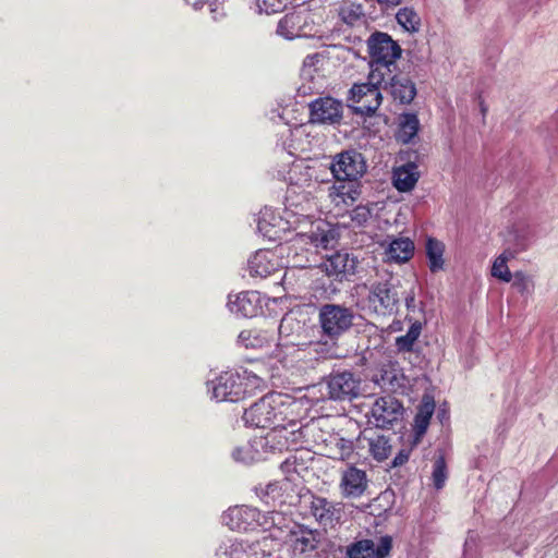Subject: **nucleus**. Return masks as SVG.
Returning <instances> with one entry per match:
<instances>
[{"label": "nucleus", "mask_w": 558, "mask_h": 558, "mask_svg": "<svg viewBox=\"0 0 558 558\" xmlns=\"http://www.w3.org/2000/svg\"><path fill=\"white\" fill-rule=\"evenodd\" d=\"M300 402L293 397L281 393L270 392L253 403L243 413V421L246 425L266 428V427H299L302 425L296 418V410Z\"/></svg>", "instance_id": "f257e3e1"}, {"label": "nucleus", "mask_w": 558, "mask_h": 558, "mask_svg": "<svg viewBox=\"0 0 558 558\" xmlns=\"http://www.w3.org/2000/svg\"><path fill=\"white\" fill-rule=\"evenodd\" d=\"M302 425L299 427H272L265 436L255 437L250 442L233 449L232 458L236 462L251 464L265 460L268 453L282 452L291 445H296L303 437Z\"/></svg>", "instance_id": "f03ea898"}, {"label": "nucleus", "mask_w": 558, "mask_h": 558, "mask_svg": "<svg viewBox=\"0 0 558 558\" xmlns=\"http://www.w3.org/2000/svg\"><path fill=\"white\" fill-rule=\"evenodd\" d=\"M287 517L279 511L262 513L257 508L250 506H235L222 514V523L232 531L248 532L262 529L282 530L287 527Z\"/></svg>", "instance_id": "7ed1b4c3"}, {"label": "nucleus", "mask_w": 558, "mask_h": 558, "mask_svg": "<svg viewBox=\"0 0 558 558\" xmlns=\"http://www.w3.org/2000/svg\"><path fill=\"white\" fill-rule=\"evenodd\" d=\"M367 49L371 58V72L384 74V78L396 70V61L401 56V47L390 35L375 32L367 39Z\"/></svg>", "instance_id": "20e7f679"}, {"label": "nucleus", "mask_w": 558, "mask_h": 558, "mask_svg": "<svg viewBox=\"0 0 558 558\" xmlns=\"http://www.w3.org/2000/svg\"><path fill=\"white\" fill-rule=\"evenodd\" d=\"M385 80L384 74L369 73L366 83L350 88L348 101L356 114L372 117L376 112L383 101L380 87Z\"/></svg>", "instance_id": "39448f33"}, {"label": "nucleus", "mask_w": 558, "mask_h": 558, "mask_svg": "<svg viewBox=\"0 0 558 558\" xmlns=\"http://www.w3.org/2000/svg\"><path fill=\"white\" fill-rule=\"evenodd\" d=\"M318 318L323 336L335 341L351 329L355 313L351 307L329 303L319 307Z\"/></svg>", "instance_id": "423d86ee"}, {"label": "nucleus", "mask_w": 558, "mask_h": 558, "mask_svg": "<svg viewBox=\"0 0 558 558\" xmlns=\"http://www.w3.org/2000/svg\"><path fill=\"white\" fill-rule=\"evenodd\" d=\"M274 539L263 537L253 543L227 539L216 550V558H278Z\"/></svg>", "instance_id": "0eeeda50"}, {"label": "nucleus", "mask_w": 558, "mask_h": 558, "mask_svg": "<svg viewBox=\"0 0 558 558\" xmlns=\"http://www.w3.org/2000/svg\"><path fill=\"white\" fill-rule=\"evenodd\" d=\"M330 170L337 181L357 182L366 172L364 156L356 149H347L333 156Z\"/></svg>", "instance_id": "6e6552de"}, {"label": "nucleus", "mask_w": 558, "mask_h": 558, "mask_svg": "<svg viewBox=\"0 0 558 558\" xmlns=\"http://www.w3.org/2000/svg\"><path fill=\"white\" fill-rule=\"evenodd\" d=\"M398 289L399 280L393 277L373 283L367 296L369 305L381 315L395 313L400 300Z\"/></svg>", "instance_id": "1a4fd4ad"}, {"label": "nucleus", "mask_w": 558, "mask_h": 558, "mask_svg": "<svg viewBox=\"0 0 558 558\" xmlns=\"http://www.w3.org/2000/svg\"><path fill=\"white\" fill-rule=\"evenodd\" d=\"M211 398L218 402H238L245 398L247 384L238 373L226 372L210 384Z\"/></svg>", "instance_id": "9d476101"}, {"label": "nucleus", "mask_w": 558, "mask_h": 558, "mask_svg": "<svg viewBox=\"0 0 558 558\" xmlns=\"http://www.w3.org/2000/svg\"><path fill=\"white\" fill-rule=\"evenodd\" d=\"M308 510L323 529H333L340 524L344 510L341 502H336L326 497L311 495L308 497Z\"/></svg>", "instance_id": "9b49d317"}, {"label": "nucleus", "mask_w": 558, "mask_h": 558, "mask_svg": "<svg viewBox=\"0 0 558 558\" xmlns=\"http://www.w3.org/2000/svg\"><path fill=\"white\" fill-rule=\"evenodd\" d=\"M392 548V538L381 536L378 543L371 538H355L345 546L347 558H386Z\"/></svg>", "instance_id": "f8f14e48"}, {"label": "nucleus", "mask_w": 558, "mask_h": 558, "mask_svg": "<svg viewBox=\"0 0 558 558\" xmlns=\"http://www.w3.org/2000/svg\"><path fill=\"white\" fill-rule=\"evenodd\" d=\"M287 527L279 530L288 532L290 535L291 547L294 555H311L316 550L319 539V533L316 530L308 529L305 525L295 524L287 517Z\"/></svg>", "instance_id": "ddd939ff"}, {"label": "nucleus", "mask_w": 558, "mask_h": 558, "mask_svg": "<svg viewBox=\"0 0 558 558\" xmlns=\"http://www.w3.org/2000/svg\"><path fill=\"white\" fill-rule=\"evenodd\" d=\"M359 259L352 253L339 251L331 255H326L320 268L327 276L335 280L342 281L356 272Z\"/></svg>", "instance_id": "4468645a"}, {"label": "nucleus", "mask_w": 558, "mask_h": 558, "mask_svg": "<svg viewBox=\"0 0 558 558\" xmlns=\"http://www.w3.org/2000/svg\"><path fill=\"white\" fill-rule=\"evenodd\" d=\"M343 105L332 97H319L310 104V121L317 124H338Z\"/></svg>", "instance_id": "2eb2a0df"}, {"label": "nucleus", "mask_w": 558, "mask_h": 558, "mask_svg": "<svg viewBox=\"0 0 558 558\" xmlns=\"http://www.w3.org/2000/svg\"><path fill=\"white\" fill-rule=\"evenodd\" d=\"M360 379L349 371L332 374L326 380V390L329 399L345 400L359 395Z\"/></svg>", "instance_id": "dca6fc26"}, {"label": "nucleus", "mask_w": 558, "mask_h": 558, "mask_svg": "<svg viewBox=\"0 0 558 558\" xmlns=\"http://www.w3.org/2000/svg\"><path fill=\"white\" fill-rule=\"evenodd\" d=\"M355 447L357 449H367L368 453L377 462L386 460L392 449L390 438L374 428L364 429L356 438Z\"/></svg>", "instance_id": "f3484780"}, {"label": "nucleus", "mask_w": 558, "mask_h": 558, "mask_svg": "<svg viewBox=\"0 0 558 558\" xmlns=\"http://www.w3.org/2000/svg\"><path fill=\"white\" fill-rule=\"evenodd\" d=\"M402 404L393 397H380L375 400L371 409V415L377 428H387L399 420L402 413Z\"/></svg>", "instance_id": "a211bd4d"}, {"label": "nucleus", "mask_w": 558, "mask_h": 558, "mask_svg": "<svg viewBox=\"0 0 558 558\" xmlns=\"http://www.w3.org/2000/svg\"><path fill=\"white\" fill-rule=\"evenodd\" d=\"M381 87L389 93L393 101L400 105H409L416 96V86L409 77L395 73L391 70L390 75L386 76Z\"/></svg>", "instance_id": "6ab92c4d"}, {"label": "nucleus", "mask_w": 558, "mask_h": 558, "mask_svg": "<svg viewBox=\"0 0 558 558\" xmlns=\"http://www.w3.org/2000/svg\"><path fill=\"white\" fill-rule=\"evenodd\" d=\"M228 307L236 316L255 317L262 311L260 294L257 291H245L230 295Z\"/></svg>", "instance_id": "aec40b11"}, {"label": "nucleus", "mask_w": 558, "mask_h": 558, "mask_svg": "<svg viewBox=\"0 0 558 558\" xmlns=\"http://www.w3.org/2000/svg\"><path fill=\"white\" fill-rule=\"evenodd\" d=\"M340 488L344 497H361L367 488V476L365 471L353 465L349 466L342 473Z\"/></svg>", "instance_id": "412c9836"}, {"label": "nucleus", "mask_w": 558, "mask_h": 558, "mask_svg": "<svg viewBox=\"0 0 558 558\" xmlns=\"http://www.w3.org/2000/svg\"><path fill=\"white\" fill-rule=\"evenodd\" d=\"M278 266L275 253L267 250L257 251L248 259V271L252 277L266 278L276 271H280Z\"/></svg>", "instance_id": "4be33fe9"}, {"label": "nucleus", "mask_w": 558, "mask_h": 558, "mask_svg": "<svg viewBox=\"0 0 558 558\" xmlns=\"http://www.w3.org/2000/svg\"><path fill=\"white\" fill-rule=\"evenodd\" d=\"M304 243L311 244L317 252L319 250H329L337 242L335 231L325 222H319L308 233L301 234Z\"/></svg>", "instance_id": "5701e85b"}, {"label": "nucleus", "mask_w": 558, "mask_h": 558, "mask_svg": "<svg viewBox=\"0 0 558 558\" xmlns=\"http://www.w3.org/2000/svg\"><path fill=\"white\" fill-rule=\"evenodd\" d=\"M414 243L409 238H397L393 239L385 254L389 262H395L398 264L408 262L414 254Z\"/></svg>", "instance_id": "b1692460"}, {"label": "nucleus", "mask_w": 558, "mask_h": 558, "mask_svg": "<svg viewBox=\"0 0 558 558\" xmlns=\"http://www.w3.org/2000/svg\"><path fill=\"white\" fill-rule=\"evenodd\" d=\"M420 130V121L414 112L401 113L398 118V131L396 138L402 144H409Z\"/></svg>", "instance_id": "393cba45"}, {"label": "nucleus", "mask_w": 558, "mask_h": 558, "mask_svg": "<svg viewBox=\"0 0 558 558\" xmlns=\"http://www.w3.org/2000/svg\"><path fill=\"white\" fill-rule=\"evenodd\" d=\"M415 163L409 162L393 171V185L399 192H409L413 190L417 180L418 172Z\"/></svg>", "instance_id": "a878e982"}, {"label": "nucleus", "mask_w": 558, "mask_h": 558, "mask_svg": "<svg viewBox=\"0 0 558 558\" xmlns=\"http://www.w3.org/2000/svg\"><path fill=\"white\" fill-rule=\"evenodd\" d=\"M274 338L266 330L250 329L243 330L238 337L239 343L246 349H264L270 347Z\"/></svg>", "instance_id": "bb28decb"}, {"label": "nucleus", "mask_w": 558, "mask_h": 558, "mask_svg": "<svg viewBox=\"0 0 558 558\" xmlns=\"http://www.w3.org/2000/svg\"><path fill=\"white\" fill-rule=\"evenodd\" d=\"M410 327L405 335L399 336L395 340L396 350L399 353H411L414 351V345L421 336L423 325L420 319L410 323Z\"/></svg>", "instance_id": "cd10ccee"}, {"label": "nucleus", "mask_w": 558, "mask_h": 558, "mask_svg": "<svg viewBox=\"0 0 558 558\" xmlns=\"http://www.w3.org/2000/svg\"><path fill=\"white\" fill-rule=\"evenodd\" d=\"M339 16L349 26H364L366 16L363 7L354 2H344L339 9Z\"/></svg>", "instance_id": "c85d7f7f"}, {"label": "nucleus", "mask_w": 558, "mask_h": 558, "mask_svg": "<svg viewBox=\"0 0 558 558\" xmlns=\"http://www.w3.org/2000/svg\"><path fill=\"white\" fill-rule=\"evenodd\" d=\"M445 245L442 242L428 238L426 241V256L428 258V267L432 272H437L444 268Z\"/></svg>", "instance_id": "c756f323"}, {"label": "nucleus", "mask_w": 558, "mask_h": 558, "mask_svg": "<svg viewBox=\"0 0 558 558\" xmlns=\"http://www.w3.org/2000/svg\"><path fill=\"white\" fill-rule=\"evenodd\" d=\"M396 20L409 33H417L420 31L421 17L413 8L404 7L399 9Z\"/></svg>", "instance_id": "7c9ffc66"}, {"label": "nucleus", "mask_w": 558, "mask_h": 558, "mask_svg": "<svg viewBox=\"0 0 558 558\" xmlns=\"http://www.w3.org/2000/svg\"><path fill=\"white\" fill-rule=\"evenodd\" d=\"M257 496L268 506L282 504V486L279 482L268 483L265 487L256 488Z\"/></svg>", "instance_id": "2f4dec72"}, {"label": "nucleus", "mask_w": 558, "mask_h": 558, "mask_svg": "<svg viewBox=\"0 0 558 558\" xmlns=\"http://www.w3.org/2000/svg\"><path fill=\"white\" fill-rule=\"evenodd\" d=\"M435 403L432 399L424 398L422 404L418 407L417 414L415 415V424L418 434L426 432L429 420L434 413Z\"/></svg>", "instance_id": "473e14b6"}, {"label": "nucleus", "mask_w": 558, "mask_h": 558, "mask_svg": "<svg viewBox=\"0 0 558 558\" xmlns=\"http://www.w3.org/2000/svg\"><path fill=\"white\" fill-rule=\"evenodd\" d=\"M375 204L359 205L350 211V219L353 227H366L374 217Z\"/></svg>", "instance_id": "72a5a7b5"}, {"label": "nucleus", "mask_w": 558, "mask_h": 558, "mask_svg": "<svg viewBox=\"0 0 558 558\" xmlns=\"http://www.w3.org/2000/svg\"><path fill=\"white\" fill-rule=\"evenodd\" d=\"M448 470L446 460L442 453L438 454L433 463L432 480L434 487L439 490L441 489L447 481Z\"/></svg>", "instance_id": "f704fd0d"}, {"label": "nucleus", "mask_w": 558, "mask_h": 558, "mask_svg": "<svg viewBox=\"0 0 558 558\" xmlns=\"http://www.w3.org/2000/svg\"><path fill=\"white\" fill-rule=\"evenodd\" d=\"M512 287L521 295H530L534 290L533 277L525 274L524 271H515L512 275Z\"/></svg>", "instance_id": "c9c22d12"}, {"label": "nucleus", "mask_w": 558, "mask_h": 558, "mask_svg": "<svg viewBox=\"0 0 558 558\" xmlns=\"http://www.w3.org/2000/svg\"><path fill=\"white\" fill-rule=\"evenodd\" d=\"M299 20L300 16L296 14L284 15L278 23L277 33L288 39H292L298 35V33L290 28H293Z\"/></svg>", "instance_id": "e433bc0d"}, {"label": "nucleus", "mask_w": 558, "mask_h": 558, "mask_svg": "<svg viewBox=\"0 0 558 558\" xmlns=\"http://www.w3.org/2000/svg\"><path fill=\"white\" fill-rule=\"evenodd\" d=\"M300 350L295 347L293 342L291 343H279L276 349L275 356L284 365H288L290 362L294 361L295 355Z\"/></svg>", "instance_id": "4c0bfd02"}, {"label": "nucleus", "mask_w": 558, "mask_h": 558, "mask_svg": "<svg viewBox=\"0 0 558 558\" xmlns=\"http://www.w3.org/2000/svg\"><path fill=\"white\" fill-rule=\"evenodd\" d=\"M405 300V306H407V310H408V314L405 316V320H408L409 323H412L414 322L415 319H420L415 313L418 312V314L423 315V308H422V302H420L418 304L416 303V300H415V294L413 292V290H411L404 298Z\"/></svg>", "instance_id": "58836bf2"}, {"label": "nucleus", "mask_w": 558, "mask_h": 558, "mask_svg": "<svg viewBox=\"0 0 558 558\" xmlns=\"http://www.w3.org/2000/svg\"><path fill=\"white\" fill-rule=\"evenodd\" d=\"M507 264L508 263L504 262V258H496L492 266V276L504 282H510L512 280V274Z\"/></svg>", "instance_id": "ea45409f"}, {"label": "nucleus", "mask_w": 558, "mask_h": 558, "mask_svg": "<svg viewBox=\"0 0 558 558\" xmlns=\"http://www.w3.org/2000/svg\"><path fill=\"white\" fill-rule=\"evenodd\" d=\"M527 247L525 239H518L513 246H507L497 258H504V262L508 263L514 258L519 253L525 251Z\"/></svg>", "instance_id": "a19ab883"}, {"label": "nucleus", "mask_w": 558, "mask_h": 558, "mask_svg": "<svg viewBox=\"0 0 558 558\" xmlns=\"http://www.w3.org/2000/svg\"><path fill=\"white\" fill-rule=\"evenodd\" d=\"M257 7L260 12L272 14L282 11L286 8L283 0H257Z\"/></svg>", "instance_id": "79ce46f5"}, {"label": "nucleus", "mask_w": 558, "mask_h": 558, "mask_svg": "<svg viewBox=\"0 0 558 558\" xmlns=\"http://www.w3.org/2000/svg\"><path fill=\"white\" fill-rule=\"evenodd\" d=\"M336 447L339 449L341 460L349 459L354 449L353 441L342 437L336 440Z\"/></svg>", "instance_id": "37998d69"}, {"label": "nucleus", "mask_w": 558, "mask_h": 558, "mask_svg": "<svg viewBox=\"0 0 558 558\" xmlns=\"http://www.w3.org/2000/svg\"><path fill=\"white\" fill-rule=\"evenodd\" d=\"M305 170L304 179L296 180L295 184L310 182L312 179L311 168L304 167L302 163H294L289 171L290 180H294L298 173H302Z\"/></svg>", "instance_id": "c03bdc74"}, {"label": "nucleus", "mask_w": 558, "mask_h": 558, "mask_svg": "<svg viewBox=\"0 0 558 558\" xmlns=\"http://www.w3.org/2000/svg\"><path fill=\"white\" fill-rule=\"evenodd\" d=\"M294 324L299 325V323L295 322V319L292 316L284 315L280 322L279 327H278V332H279L280 337L290 336Z\"/></svg>", "instance_id": "a18cd8bd"}, {"label": "nucleus", "mask_w": 558, "mask_h": 558, "mask_svg": "<svg viewBox=\"0 0 558 558\" xmlns=\"http://www.w3.org/2000/svg\"><path fill=\"white\" fill-rule=\"evenodd\" d=\"M411 447H403L399 450V452L396 454L391 462L392 468H398L403 465L409 461L410 454H411Z\"/></svg>", "instance_id": "49530a36"}, {"label": "nucleus", "mask_w": 558, "mask_h": 558, "mask_svg": "<svg viewBox=\"0 0 558 558\" xmlns=\"http://www.w3.org/2000/svg\"><path fill=\"white\" fill-rule=\"evenodd\" d=\"M349 190L347 192H342V195L348 196L351 201H355L356 197L360 195V183L357 182H351Z\"/></svg>", "instance_id": "de8ad7c7"}, {"label": "nucleus", "mask_w": 558, "mask_h": 558, "mask_svg": "<svg viewBox=\"0 0 558 558\" xmlns=\"http://www.w3.org/2000/svg\"><path fill=\"white\" fill-rule=\"evenodd\" d=\"M476 547V536L473 533H469L465 543H464V555H469L473 548Z\"/></svg>", "instance_id": "09e8293b"}, {"label": "nucleus", "mask_w": 558, "mask_h": 558, "mask_svg": "<svg viewBox=\"0 0 558 558\" xmlns=\"http://www.w3.org/2000/svg\"><path fill=\"white\" fill-rule=\"evenodd\" d=\"M377 2L381 7L389 9V8H396L397 5L401 4L403 2V0H377Z\"/></svg>", "instance_id": "8fccbe9b"}, {"label": "nucleus", "mask_w": 558, "mask_h": 558, "mask_svg": "<svg viewBox=\"0 0 558 558\" xmlns=\"http://www.w3.org/2000/svg\"><path fill=\"white\" fill-rule=\"evenodd\" d=\"M268 225L265 222V219L263 217H259L257 220V229L260 233L264 235H267L269 230L267 229Z\"/></svg>", "instance_id": "3c124183"}, {"label": "nucleus", "mask_w": 558, "mask_h": 558, "mask_svg": "<svg viewBox=\"0 0 558 558\" xmlns=\"http://www.w3.org/2000/svg\"><path fill=\"white\" fill-rule=\"evenodd\" d=\"M311 92V87L306 86L305 84H303L302 86L299 87V93L303 94V95H306Z\"/></svg>", "instance_id": "603ef678"}, {"label": "nucleus", "mask_w": 558, "mask_h": 558, "mask_svg": "<svg viewBox=\"0 0 558 558\" xmlns=\"http://www.w3.org/2000/svg\"><path fill=\"white\" fill-rule=\"evenodd\" d=\"M204 5V1L203 0H196L194 3H193V7L195 10H199L202 9Z\"/></svg>", "instance_id": "864d4df0"}, {"label": "nucleus", "mask_w": 558, "mask_h": 558, "mask_svg": "<svg viewBox=\"0 0 558 558\" xmlns=\"http://www.w3.org/2000/svg\"><path fill=\"white\" fill-rule=\"evenodd\" d=\"M480 106H481V112H482V114H483V116H485V113H486V111H487L486 106L484 105V102H483V101L480 104Z\"/></svg>", "instance_id": "5fc2aeb1"}, {"label": "nucleus", "mask_w": 558, "mask_h": 558, "mask_svg": "<svg viewBox=\"0 0 558 558\" xmlns=\"http://www.w3.org/2000/svg\"><path fill=\"white\" fill-rule=\"evenodd\" d=\"M240 456H241V457H245V451H242V452L240 453Z\"/></svg>", "instance_id": "6e6d98bb"}]
</instances>
